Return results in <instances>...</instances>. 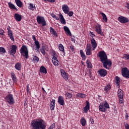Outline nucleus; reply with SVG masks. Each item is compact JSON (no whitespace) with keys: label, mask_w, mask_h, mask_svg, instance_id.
<instances>
[{"label":"nucleus","mask_w":129,"mask_h":129,"mask_svg":"<svg viewBox=\"0 0 129 129\" xmlns=\"http://www.w3.org/2000/svg\"><path fill=\"white\" fill-rule=\"evenodd\" d=\"M15 3L17 6L19 8H22L23 7V3H22V1L20 0H15Z\"/></svg>","instance_id":"obj_25"},{"label":"nucleus","mask_w":129,"mask_h":129,"mask_svg":"<svg viewBox=\"0 0 129 129\" xmlns=\"http://www.w3.org/2000/svg\"><path fill=\"white\" fill-rule=\"evenodd\" d=\"M90 36H91V37L93 38V36H95V35H94V33H93V32H90Z\"/></svg>","instance_id":"obj_59"},{"label":"nucleus","mask_w":129,"mask_h":129,"mask_svg":"<svg viewBox=\"0 0 129 129\" xmlns=\"http://www.w3.org/2000/svg\"><path fill=\"white\" fill-rule=\"evenodd\" d=\"M98 72L99 74H100L101 77H104L107 75V71L104 69H100Z\"/></svg>","instance_id":"obj_11"},{"label":"nucleus","mask_w":129,"mask_h":129,"mask_svg":"<svg viewBox=\"0 0 129 129\" xmlns=\"http://www.w3.org/2000/svg\"><path fill=\"white\" fill-rule=\"evenodd\" d=\"M111 88V87L110 86V85L108 84L105 87L104 90L105 91L107 92V91H108L109 90H110Z\"/></svg>","instance_id":"obj_34"},{"label":"nucleus","mask_w":129,"mask_h":129,"mask_svg":"<svg viewBox=\"0 0 129 129\" xmlns=\"http://www.w3.org/2000/svg\"><path fill=\"white\" fill-rule=\"evenodd\" d=\"M66 96L67 99H70L72 97V94L71 93H66Z\"/></svg>","instance_id":"obj_35"},{"label":"nucleus","mask_w":129,"mask_h":129,"mask_svg":"<svg viewBox=\"0 0 129 129\" xmlns=\"http://www.w3.org/2000/svg\"><path fill=\"white\" fill-rule=\"evenodd\" d=\"M27 91L28 93L30 92V89H29V84H27Z\"/></svg>","instance_id":"obj_57"},{"label":"nucleus","mask_w":129,"mask_h":129,"mask_svg":"<svg viewBox=\"0 0 129 129\" xmlns=\"http://www.w3.org/2000/svg\"><path fill=\"white\" fill-rule=\"evenodd\" d=\"M9 7L11 10H16L18 11V9L14 5V4H12L11 2L8 3Z\"/></svg>","instance_id":"obj_24"},{"label":"nucleus","mask_w":129,"mask_h":129,"mask_svg":"<svg viewBox=\"0 0 129 129\" xmlns=\"http://www.w3.org/2000/svg\"><path fill=\"white\" fill-rule=\"evenodd\" d=\"M125 118H126V119H128V114H127V113H126Z\"/></svg>","instance_id":"obj_62"},{"label":"nucleus","mask_w":129,"mask_h":129,"mask_svg":"<svg viewBox=\"0 0 129 129\" xmlns=\"http://www.w3.org/2000/svg\"><path fill=\"white\" fill-rule=\"evenodd\" d=\"M87 72H88V74H89V77H90V78H91V73H92L91 71L90 70H89L87 71Z\"/></svg>","instance_id":"obj_46"},{"label":"nucleus","mask_w":129,"mask_h":129,"mask_svg":"<svg viewBox=\"0 0 129 129\" xmlns=\"http://www.w3.org/2000/svg\"><path fill=\"white\" fill-rule=\"evenodd\" d=\"M120 82V78L118 76L116 77V83L117 84V86H119V83Z\"/></svg>","instance_id":"obj_36"},{"label":"nucleus","mask_w":129,"mask_h":129,"mask_svg":"<svg viewBox=\"0 0 129 129\" xmlns=\"http://www.w3.org/2000/svg\"><path fill=\"white\" fill-rule=\"evenodd\" d=\"M118 96L119 98H123V92L118 94Z\"/></svg>","instance_id":"obj_44"},{"label":"nucleus","mask_w":129,"mask_h":129,"mask_svg":"<svg viewBox=\"0 0 129 129\" xmlns=\"http://www.w3.org/2000/svg\"><path fill=\"white\" fill-rule=\"evenodd\" d=\"M86 64L88 68H92V64H91V62L89 61V60H87Z\"/></svg>","instance_id":"obj_32"},{"label":"nucleus","mask_w":129,"mask_h":129,"mask_svg":"<svg viewBox=\"0 0 129 129\" xmlns=\"http://www.w3.org/2000/svg\"><path fill=\"white\" fill-rule=\"evenodd\" d=\"M50 108L51 110H54L55 108V100L53 99L50 103Z\"/></svg>","instance_id":"obj_22"},{"label":"nucleus","mask_w":129,"mask_h":129,"mask_svg":"<svg viewBox=\"0 0 129 129\" xmlns=\"http://www.w3.org/2000/svg\"><path fill=\"white\" fill-rule=\"evenodd\" d=\"M37 51L38 53H40V48H37Z\"/></svg>","instance_id":"obj_64"},{"label":"nucleus","mask_w":129,"mask_h":129,"mask_svg":"<svg viewBox=\"0 0 129 129\" xmlns=\"http://www.w3.org/2000/svg\"><path fill=\"white\" fill-rule=\"evenodd\" d=\"M124 126H125V129H129V124H128L124 123Z\"/></svg>","instance_id":"obj_53"},{"label":"nucleus","mask_w":129,"mask_h":129,"mask_svg":"<svg viewBox=\"0 0 129 129\" xmlns=\"http://www.w3.org/2000/svg\"><path fill=\"white\" fill-rule=\"evenodd\" d=\"M119 98V103H123V98Z\"/></svg>","instance_id":"obj_54"},{"label":"nucleus","mask_w":129,"mask_h":129,"mask_svg":"<svg viewBox=\"0 0 129 129\" xmlns=\"http://www.w3.org/2000/svg\"><path fill=\"white\" fill-rule=\"evenodd\" d=\"M59 19L61 24H62V25H66V21L65 20V19H64V17H63V15L61 13H59Z\"/></svg>","instance_id":"obj_14"},{"label":"nucleus","mask_w":129,"mask_h":129,"mask_svg":"<svg viewBox=\"0 0 129 129\" xmlns=\"http://www.w3.org/2000/svg\"><path fill=\"white\" fill-rule=\"evenodd\" d=\"M61 74L62 76V77L64 78L66 80H67L68 79V76L67 75V74L66 72H65V71L64 70H60Z\"/></svg>","instance_id":"obj_19"},{"label":"nucleus","mask_w":129,"mask_h":129,"mask_svg":"<svg viewBox=\"0 0 129 129\" xmlns=\"http://www.w3.org/2000/svg\"><path fill=\"white\" fill-rule=\"evenodd\" d=\"M55 127V124H52L51 125H50L48 129H53Z\"/></svg>","instance_id":"obj_50"},{"label":"nucleus","mask_w":129,"mask_h":129,"mask_svg":"<svg viewBox=\"0 0 129 129\" xmlns=\"http://www.w3.org/2000/svg\"><path fill=\"white\" fill-rule=\"evenodd\" d=\"M32 39L34 40V42L37 41V39H36V36H35V35H33Z\"/></svg>","instance_id":"obj_60"},{"label":"nucleus","mask_w":129,"mask_h":129,"mask_svg":"<svg viewBox=\"0 0 129 129\" xmlns=\"http://www.w3.org/2000/svg\"><path fill=\"white\" fill-rule=\"evenodd\" d=\"M34 129H46V125L42 119L33 120L31 123Z\"/></svg>","instance_id":"obj_2"},{"label":"nucleus","mask_w":129,"mask_h":129,"mask_svg":"<svg viewBox=\"0 0 129 129\" xmlns=\"http://www.w3.org/2000/svg\"><path fill=\"white\" fill-rule=\"evenodd\" d=\"M91 43L92 44V47L93 48V50H94V49L97 47V43H96V41L94 38H92Z\"/></svg>","instance_id":"obj_18"},{"label":"nucleus","mask_w":129,"mask_h":129,"mask_svg":"<svg viewBox=\"0 0 129 129\" xmlns=\"http://www.w3.org/2000/svg\"><path fill=\"white\" fill-rule=\"evenodd\" d=\"M0 52L1 53H6V49L3 47H0Z\"/></svg>","instance_id":"obj_42"},{"label":"nucleus","mask_w":129,"mask_h":129,"mask_svg":"<svg viewBox=\"0 0 129 129\" xmlns=\"http://www.w3.org/2000/svg\"><path fill=\"white\" fill-rule=\"evenodd\" d=\"M33 61L37 63L39 61V57L37 56H35L33 57Z\"/></svg>","instance_id":"obj_41"},{"label":"nucleus","mask_w":129,"mask_h":129,"mask_svg":"<svg viewBox=\"0 0 129 129\" xmlns=\"http://www.w3.org/2000/svg\"><path fill=\"white\" fill-rule=\"evenodd\" d=\"M77 97H80L81 98H85V97H86V95H85V94L79 93L77 94Z\"/></svg>","instance_id":"obj_30"},{"label":"nucleus","mask_w":129,"mask_h":129,"mask_svg":"<svg viewBox=\"0 0 129 129\" xmlns=\"http://www.w3.org/2000/svg\"><path fill=\"white\" fill-rule=\"evenodd\" d=\"M90 121L92 124H93V123H94V120H93V118H92V117H90Z\"/></svg>","instance_id":"obj_51"},{"label":"nucleus","mask_w":129,"mask_h":129,"mask_svg":"<svg viewBox=\"0 0 129 129\" xmlns=\"http://www.w3.org/2000/svg\"><path fill=\"white\" fill-rule=\"evenodd\" d=\"M107 108H109V105L107 102H105V103H101L99 106V109L102 112H105Z\"/></svg>","instance_id":"obj_4"},{"label":"nucleus","mask_w":129,"mask_h":129,"mask_svg":"<svg viewBox=\"0 0 129 129\" xmlns=\"http://www.w3.org/2000/svg\"><path fill=\"white\" fill-rule=\"evenodd\" d=\"M100 14L102 15V17H103V21H104L105 23H107V17H106V15L102 12H101Z\"/></svg>","instance_id":"obj_29"},{"label":"nucleus","mask_w":129,"mask_h":129,"mask_svg":"<svg viewBox=\"0 0 129 129\" xmlns=\"http://www.w3.org/2000/svg\"><path fill=\"white\" fill-rule=\"evenodd\" d=\"M5 99L9 104H14L15 103V100H14V97L12 94H9L5 97Z\"/></svg>","instance_id":"obj_6"},{"label":"nucleus","mask_w":129,"mask_h":129,"mask_svg":"<svg viewBox=\"0 0 129 129\" xmlns=\"http://www.w3.org/2000/svg\"><path fill=\"white\" fill-rule=\"evenodd\" d=\"M35 45L37 49H40V43H39V41H37L34 42Z\"/></svg>","instance_id":"obj_38"},{"label":"nucleus","mask_w":129,"mask_h":129,"mask_svg":"<svg viewBox=\"0 0 129 129\" xmlns=\"http://www.w3.org/2000/svg\"><path fill=\"white\" fill-rule=\"evenodd\" d=\"M70 48L71 50H72V51H74V46L71 45V46H70Z\"/></svg>","instance_id":"obj_55"},{"label":"nucleus","mask_w":129,"mask_h":129,"mask_svg":"<svg viewBox=\"0 0 129 129\" xmlns=\"http://www.w3.org/2000/svg\"><path fill=\"white\" fill-rule=\"evenodd\" d=\"M15 68L16 69H17V70H18L19 71H20V70H21L22 68V66L21 63L20 62L17 63L15 65Z\"/></svg>","instance_id":"obj_28"},{"label":"nucleus","mask_w":129,"mask_h":129,"mask_svg":"<svg viewBox=\"0 0 129 129\" xmlns=\"http://www.w3.org/2000/svg\"><path fill=\"white\" fill-rule=\"evenodd\" d=\"M86 106L84 108V110L85 112L86 113L87 111L89 110V108H90V104L89 103V102L86 101Z\"/></svg>","instance_id":"obj_20"},{"label":"nucleus","mask_w":129,"mask_h":129,"mask_svg":"<svg viewBox=\"0 0 129 129\" xmlns=\"http://www.w3.org/2000/svg\"><path fill=\"white\" fill-rule=\"evenodd\" d=\"M99 57L100 58L101 61L103 63V66L106 69H109V68L107 67V66L110 67L111 65H112V62L110 60H108L107 55H106V53L104 51L102 50L101 51H99Z\"/></svg>","instance_id":"obj_1"},{"label":"nucleus","mask_w":129,"mask_h":129,"mask_svg":"<svg viewBox=\"0 0 129 129\" xmlns=\"http://www.w3.org/2000/svg\"><path fill=\"white\" fill-rule=\"evenodd\" d=\"M62 10L64 14H68L69 13V7L67 5H62Z\"/></svg>","instance_id":"obj_12"},{"label":"nucleus","mask_w":129,"mask_h":129,"mask_svg":"<svg viewBox=\"0 0 129 129\" xmlns=\"http://www.w3.org/2000/svg\"><path fill=\"white\" fill-rule=\"evenodd\" d=\"M59 49L61 52H64V46L61 44H59Z\"/></svg>","instance_id":"obj_40"},{"label":"nucleus","mask_w":129,"mask_h":129,"mask_svg":"<svg viewBox=\"0 0 129 129\" xmlns=\"http://www.w3.org/2000/svg\"><path fill=\"white\" fill-rule=\"evenodd\" d=\"M53 55H54V56H53L52 60H57V57H56V53H54Z\"/></svg>","instance_id":"obj_52"},{"label":"nucleus","mask_w":129,"mask_h":129,"mask_svg":"<svg viewBox=\"0 0 129 129\" xmlns=\"http://www.w3.org/2000/svg\"><path fill=\"white\" fill-rule=\"evenodd\" d=\"M11 77L14 82H17V77H16V75H15V73H11Z\"/></svg>","instance_id":"obj_31"},{"label":"nucleus","mask_w":129,"mask_h":129,"mask_svg":"<svg viewBox=\"0 0 129 129\" xmlns=\"http://www.w3.org/2000/svg\"><path fill=\"white\" fill-rule=\"evenodd\" d=\"M86 55L87 56L91 55V45L89 44H87L86 47Z\"/></svg>","instance_id":"obj_13"},{"label":"nucleus","mask_w":129,"mask_h":129,"mask_svg":"<svg viewBox=\"0 0 129 129\" xmlns=\"http://www.w3.org/2000/svg\"><path fill=\"white\" fill-rule=\"evenodd\" d=\"M20 53L21 56H23L26 59H28L29 51H28V47L26 45H22L20 49Z\"/></svg>","instance_id":"obj_3"},{"label":"nucleus","mask_w":129,"mask_h":129,"mask_svg":"<svg viewBox=\"0 0 129 129\" xmlns=\"http://www.w3.org/2000/svg\"><path fill=\"white\" fill-rule=\"evenodd\" d=\"M118 20L120 23L122 24H125V23H128L129 20L128 19L123 17V16H120L118 18Z\"/></svg>","instance_id":"obj_8"},{"label":"nucleus","mask_w":129,"mask_h":129,"mask_svg":"<svg viewBox=\"0 0 129 129\" xmlns=\"http://www.w3.org/2000/svg\"><path fill=\"white\" fill-rule=\"evenodd\" d=\"M80 122L83 126H85L86 124V120L83 117L80 120Z\"/></svg>","instance_id":"obj_27"},{"label":"nucleus","mask_w":129,"mask_h":129,"mask_svg":"<svg viewBox=\"0 0 129 129\" xmlns=\"http://www.w3.org/2000/svg\"><path fill=\"white\" fill-rule=\"evenodd\" d=\"M4 33H5V31L3 29L0 30V35H4Z\"/></svg>","instance_id":"obj_56"},{"label":"nucleus","mask_w":129,"mask_h":129,"mask_svg":"<svg viewBox=\"0 0 129 129\" xmlns=\"http://www.w3.org/2000/svg\"><path fill=\"white\" fill-rule=\"evenodd\" d=\"M96 32H97V34H99L101 36H104V34H103V32H102L101 30V26L99 24L96 26Z\"/></svg>","instance_id":"obj_9"},{"label":"nucleus","mask_w":129,"mask_h":129,"mask_svg":"<svg viewBox=\"0 0 129 129\" xmlns=\"http://www.w3.org/2000/svg\"><path fill=\"white\" fill-rule=\"evenodd\" d=\"M29 7H30V10H33V9H36V7H35V5L32 4H29Z\"/></svg>","instance_id":"obj_43"},{"label":"nucleus","mask_w":129,"mask_h":129,"mask_svg":"<svg viewBox=\"0 0 129 129\" xmlns=\"http://www.w3.org/2000/svg\"><path fill=\"white\" fill-rule=\"evenodd\" d=\"M14 18L17 22H21L22 20V15L19 14H15L14 15Z\"/></svg>","instance_id":"obj_15"},{"label":"nucleus","mask_w":129,"mask_h":129,"mask_svg":"<svg viewBox=\"0 0 129 129\" xmlns=\"http://www.w3.org/2000/svg\"><path fill=\"white\" fill-rule=\"evenodd\" d=\"M123 58H124V59H127L128 60H129V55L125 54H124Z\"/></svg>","instance_id":"obj_45"},{"label":"nucleus","mask_w":129,"mask_h":129,"mask_svg":"<svg viewBox=\"0 0 129 129\" xmlns=\"http://www.w3.org/2000/svg\"><path fill=\"white\" fill-rule=\"evenodd\" d=\"M63 30L66 32L67 35H69L70 37H71V36H72V34H71V32H70V30L69 29V28H68V27L64 26Z\"/></svg>","instance_id":"obj_16"},{"label":"nucleus","mask_w":129,"mask_h":129,"mask_svg":"<svg viewBox=\"0 0 129 129\" xmlns=\"http://www.w3.org/2000/svg\"><path fill=\"white\" fill-rule=\"evenodd\" d=\"M52 61L53 64H54V65L55 66H57L59 64V60H58V59L52 60Z\"/></svg>","instance_id":"obj_37"},{"label":"nucleus","mask_w":129,"mask_h":129,"mask_svg":"<svg viewBox=\"0 0 129 129\" xmlns=\"http://www.w3.org/2000/svg\"><path fill=\"white\" fill-rule=\"evenodd\" d=\"M51 17L52 18H53V19H55V20L56 21H59V17L58 16H56V15H55V14H51Z\"/></svg>","instance_id":"obj_39"},{"label":"nucleus","mask_w":129,"mask_h":129,"mask_svg":"<svg viewBox=\"0 0 129 129\" xmlns=\"http://www.w3.org/2000/svg\"><path fill=\"white\" fill-rule=\"evenodd\" d=\"M37 21L38 24L39 25H41L42 24V27H44V26H46V21L45 20V18L43 17H40L39 16L37 17Z\"/></svg>","instance_id":"obj_7"},{"label":"nucleus","mask_w":129,"mask_h":129,"mask_svg":"<svg viewBox=\"0 0 129 129\" xmlns=\"http://www.w3.org/2000/svg\"><path fill=\"white\" fill-rule=\"evenodd\" d=\"M59 104L61 105H64V98L62 96H59L58 98V101Z\"/></svg>","instance_id":"obj_17"},{"label":"nucleus","mask_w":129,"mask_h":129,"mask_svg":"<svg viewBox=\"0 0 129 129\" xmlns=\"http://www.w3.org/2000/svg\"><path fill=\"white\" fill-rule=\"evenodd\" d=\"M17 51V45H13L12 46L11 50L10 51L11 54H16Z\"/></svg>","instance_id":"obj_21"},{"label":"nucleus","mask_w":129,"mask_h":129,"mask_svg":"<svg viewBox=\"0 0 129 129\" xmlns=\"http://www.w3.org/2000/svg\"><path fill=\"white\" fill-rule=\"evenodd\" d=\"M47 2H49V3H55L56 0H47Z\"/></svg>","instance_id":"obj_61"},{"label":"nucleus","mask_w":129,"mask_h":129,"mask_svg":"<svg viewBox=\"0 0 129 129\" xmlns=\"http://www.w3.org/2000/svg\"><path fill=\"white\" fill-rule=\"evenodd\" d=\"M49 29H50V32L51 33V34H52V33H53V32L55 31V29H53V28H52V27H50Z\"/></svg>","instance_id":"obj_48"},{"label":"nucleus","mask_w":129,"mask_h":129,"mask_svg":"<svg viewBox=\"0 0 129 129\" xmlns=\"http://www.w3.org/2000/svg\"><path fill=\"white\" fill-rule=\"evenodd\" d=\"M7 30L8 36H9L11 40H12V41H15V38H14V35H13V32L11 30V27L8 26Z\"/></svg>","instance_id":"obj_10"},{"label":"nucleus","mask_w":129,"mask_h":129,"mask_svg":"<svg viewBox=\"0 0 129 129\" xmlns=\"http://www.w3.org/2000/svg\"><path fill=\"white\" fill-rule=\"evenodd\" d=\"M40 50L42 54L45 55L46 54V51H45V50H46V46L42 45Z\"/></svg>","instance_id":"obj_26"},{"label":"nucleus","mask_w":129,"mask_h":129,"mask_svg":"<svg viewBox=\"0 0 129 129\" xmlns=\"http://www.w3.org/2000/svg\"><path fill=\"white\" fill-rule=\"evenodd\" d=\"M123 92L122 91V90H121V89H119L118 90L117 93H118V94H120V93H123Z\"/></svg>","instance_id":"obj_58"},{"label":"nucleus","mask_w":129,"mask_h":129,"mask_svg":"<svg viewBox=\"0 0 129 129\" xmlns=\"http://www.w3.org/2000/svg\"><path fill=\"white\" fill-rule=\"evenodd\" d=\"M121 75L123 77H125L126 79L129 78V70L127 68H123L121 70Z\"/></svg>","instance_id":"obj_5"},{"label":"nucleus","mask_w":129,"mask_h":129,"mask_svg":"<svg viewBox=\"0 0 129 129\" xmlns=\"http://www.w3.org/2000/svg\"><path fill=\"white\" fill-rule=\"evenodd\" d=\"M72 41L73 42H74V43H75V39L74 38H72Z\"/></svg>","instance_id":"obj_63"},{"label":"nucleus","mask_w":129,"mask_h":129,"mask_svg":"<svg viewBox=\"0 0 129 129\" xmlns=\"http://www.w3.org/2000/svg\"><path fill=\"white\" fill-rule=\"evenodd\" d=\"M51 34H52V35H53L54 37H58V34H57V32H56V31L52 32Z\"/></svg>","instance_id":"obj_47"},{"label":"nucleus","mask_w":129,"mask_h":129,"mask_svg":"<svg viewBox=\"0 0 129 129\" xmlns=\"http://www.w3.org/2000/svg\"><path fill=\"white\" fill-rule=\"evenodd\" d=\"M40 72H41V73L47 74V69H46V68L42 66L40 68Z\"/></svg>","instance_id":"obj_23"},{"label":"nucleus","mask_w":129,"mask_h":129,"mask_svg":"<svg viewBox=\"0 0 129 129\" xmlns=\"http://www.w3.org/2000/svg\"><path fill=\"white\" fill-rule=\"evenodd\" d=\"M80 52L81 57L84 59V60H85V59H86V56H85L84 52H83V50H81Z\"/></svg>","instance_id":"obj_33"},{"label":"nucleus","mask_w":129,"mask_h":129,"mask_svg":"<svg viewBox=\"0 0 129 129\" xmlns=\"http://www.w3.org/2000/svg\"><path fill=\"white\" fill-rule=\"evenodd\" d=\"M69 17H72V16H73V12L71 11L69 13H68Z\"/></svg>","instance_id":"obj_49"}]
</instances>
